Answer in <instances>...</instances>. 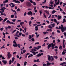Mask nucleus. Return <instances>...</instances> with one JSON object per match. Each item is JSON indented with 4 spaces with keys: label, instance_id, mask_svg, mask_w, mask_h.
<instances>
[{
    "label": "nucleus",
    "instance_id": "4468645a",
    "mask_svg": "<svg viewBox=\"0 0 66 66\" xmlns=\"http://www.w3.org/2000/svg\"><path fill=\"white\" fill-rule=\"evenodd\" d=\"M44 12H45L47 14H48V15H49V12H48V11L47 10H45L44 11Z\"/></svg>",
    "mask_w": 66,
    "mask_h": 66
},
{
    "label": "nucleus",
    "instance_id": "f3484780",
    "mask_svg": "<svg viewBox=\"0 0 66 66\" xmlns=\"http://www.w3.org/2000/svg\"><path fill=\"white\" fill-rule=\"evenodd\" d=\"M64 50V49L63 50V52L62 53V55H65V54H65V51Z\"/></svg>",
    "mask_w": 66,
    "mask_h": 66
},
{
    "label": "nucleus",
    "instance_id": "dca6fc26",
    "mask_svg": "<svg viewBox=\"0 0 66 66\" xmlns=\"http://www.w3.org/2000/svg\"><path fill=\"white\" fill-rule=\"evenodd\" d=\"M29 54H30V53H27L26 55H25V58H27V57L28 56V55H29Z\"/></svg>",
    "mask_w": 66,
    "mask_h": 66
},
{
    "label": "nucleus",
    "instance_id": "052dcab7",
    "mask_svg": "<svg viewBox=\"0 0 66 66\" xmlns=\"http://www.w3.org/2000/svg\"><path fill=\"white\" fill-rule=\"evenodd\" d=\"M53 43H54L55 44V40H53Z\"/></svg>",
    "mask_w": 66,
    "mask_h": 66
},
{
    "label": "nucleus",
    "instance_id": "ddd939ff",
    "mask_svg": "<svg viewBox=\"0 0 66 66\" xmlns=\"http://www.w3.org/2000/svg\"><path fill=\"white\" fill-rule=\"evenodd\" d=\"M45 7L46 9H52V7L51 6L48 7V6H45Z\"/></svg>",
    "mask_w": 66,
    "mask_h": 66
},
{
    "label": "nucleus",
    "instance_id": "58836bf2",
    "mask_svg": "<svg viewBox=\"0 0 66 66\" xmlns=\"http://www.w3.org/2000/svg\"><path fill=\"white\" fill-rule=\"evenodd\" d=\"M8 28V29H11V26H8V27H7Z\"/></svg>",
    "mask_w": 66,
    "mask_h": 66
},
{
    "label": "nucleus",
    "instance_id": "20e7f679",
    "mask_svg": "<svg viewBox=\"0 0 66 66\" xmlns=\"http://www.w3.org/2000/svg\"><path fill=\"white\" fill-rule=\"evenodd\" d=\"M43 54H44L42 53H39L38 54L36 55V56H37V57H39V56H41L43 55Z\"/></svg>",
    "mask_w": 66,
    "mask_h": 66
},
{
    "label": "nucleus",
    "instance_id": "b1692460",
    "mask_svg": "<svg viewBox=\"0 0 66 66\" xmlns=\"http://www.w3.org/2000/svg\"><path fill=\"white\" fill-rule=\"evenodd\" d=\"M27 62L26 61H25V62H24L23 64V65L24 66H26V65H27Z\"/></svg>",
    "mask_w": 66,
    "mask_h": 66
},
{
    "label": "nucleus",
    "instance_id": "37998d69",
    "mask_svg": "<svg viewBox=\"0 0 66 66\" xmlns=\"http://www.w3.org/2000/svg\"><path fill=\"white\" fill-rule=\"evenodd\" d=\"M54 21L55 22H56V23H57V21L55 19H54Z\"/></svg>",
    "mask_w": 66,
    "mask_h": 66
},
{
    "label": "nucleus",
    "instance_id": "a878e982",
    "mask_svg": "<svg viewBox=\"0 0 66 66\" xmlns=\"http://www.w3.org/2000/svg\"><path fill=\"white\" fill-rule=\"evenodd\" d=\"M28 23L30 26H31V24H32V22L31 21H30Z\"/></svg>",
    "mask_w": 66,
    "mask_h": 66
},
{
    "label": "nucleus",
    "instance_id": "6e6d98bb",
    "mask_svg": "<svg viewBox=\"0 0 66 66\" xmlns=\"http://www.w3.org/2000/svg\"><path fill=\"white\" fill-rule=\"evenodd\" d=\"M11 24H15V22H11L10 23Z\"/></svg>",
    "mask_w": 66,
    "mask_h": 66
},
{
    "label": "nucleus",
    "instance_id": "393cba45",
    "mask_svg": "<svg viewBox=\"0 0 66 66\" xmlns=\"http://www.w3.org/2000/svg\"><path fill=\"white\" fill-rule=\"evenodd\" d=\"M59 49L60 50H62V46L61 45H60L59 47Z\"/></svg>",
    "mask_w": 66,
    "mask_h": 66
},
{
    "label": "nucleus",
    "instance_id": "0eeeda50",
    "mask_svg": "<svg viewBox=\"0 0 66 66\" xmlns=\"http://www.w3.org/2000/svg\"><path fill=\"white\" fill-rule=\"evenodd\" d=\"M13 0V2H14L15 3H20V2H19L18 0Z\"/></svg>",
    "mask_w": 66,
    "mask_h": 66
},
{
    "label": "nucleus",
    "instance_id": "2f4dec72",
    "mask_svg": "<svg viewBox=\"0 0 66 66\" xmlns=\"http://www.w3.org/2000/svg\"><path fill=\"white\" fill-rule=\"evenodd\" d=\"M14 17V15H13L12 14L11 16V18H13Z\"/></svg>",
    "mask_w": 66,
    "mask_h": 66
},
{
    "label": "nucleus",
    "instance_id": "a19ab883",
    "mask_svg": "<svg viewBox=\"0 0 66 66\" xmlns=\"http://www.w3.org/2000/svg\"><path fill=\"white\" fill-rule=\"evenodd\" d=\"M37 62H38V63L40 62V61H39V59H38L37 60Z\"/></svg>",
    "mask_w": 66,
    "mask_h": 66
},
{
    "label": "nucleus",
    "instance_id": "423d86ee",
    "mask_svg": "<svg viewBox=\"0 0 66 66\" xmlns=\"http://www.w3.org/2000/svg\"><path fill=\"white\" fill-rule=\"evenodd\" d=\"M27 14L28 15H30L31 16L33 15V13L31 11H30L27 13Z\"/></svg>",
    "mask_w": 66,
    "mask_h": 66
},
{
    "label": "nucleus",
    "instance_id": "aec40b11",
    "mask_svg": "<svg viewBox=\"0 0 66 66\" xmlns=\"http://www.w3.org/2000/svg\"><path fill=\"white\" fill-rule=\"evenodd\" d=\"M66 19L65 18H64L63 20V22H62L63 23H64L65 22H66Z\"/></svg>",
    "mask_w": 66,
    "mask_h": 66
},
{
    "label": "nucleus",
    "instance_id": "8fccbe9b",
    "mask_svg": "<svg viewBox=\"0 0 66 66\" xmlns=\"http://www.w3.org/2000/svg\"><path fill=\"white\" fill-rule=\"evenodd\" d=\"M14 6H15V5L14 4L12 6H11V7L13 8L14 7Z\"/></svg>",
    "mask_w": 66,
    "mask_h": 66
},
{
    "label": "nucleus",
    "instance_id": "69168bd1",
    "mask_svg": "<svg viewBox=\"0 0 66 66\" xmlns=\"http://www.w3.org/2000/svg\"><path fill=\"white\" fill-rule=\"evenodd\" d=\"M62 29V28L60 26H59V29Z\"/></svg>",
    "mask_w": 66,
    "mask_h": 66
},
{
    "label": "nucleus",
    "instance_id": "72a5a7b5",
    "mask_svg": "<svg viewBox=\"0 0 66 66\" xmlns=\"http://www.w3.org/2000/svg\"><path fill=\"white\" fill-rule=\"evenodd\" d=\"M12 64V60H11L9 61V65H11Z\"/></svg>",
    "mask_w": 66,
    "mask_h": 66
},
{
    "label": "nucleus",
    "instance_id": "a18cd8bd",
    "mask_svg": "<svg viewBox=\"0 0 66 66\" xmlns=\"http://www.w3.org/2000/svg\"><path fill=\"white\" fill-rule=\"evenodd\" d=\"M13 22H15L16 21V19L12 20Z\"/></svg>",
    "mask_w": 66,
    "mask_h": 66
},
{
    "label": "nucleus",
    "instance_id": "4d7b16f0",
    "mask_svg": "<svg viewBox=\"0 0 66 66\" xmlns=\"http://www.w3.org/2000/svg\"><path fill=\"white\" fill-rule=\"evenodd\" d=\"M2 60H5V58L4 56H3V57H2Z\"/></svg>",
    "mask_w": 66,
    "mask_h": 66
},
{
    "label": "nucleus",
    "instance_id": "473e14b6",
    "mask_svg": "<svg viewBox=\"0 0 66 66\" xmlns=\"http://www.w3.org/2000/svg\"><path fill=\"white\" fill-rule=\"evenodd\" d=\"M43 15H44V18H47V16L45 15V13H44L43 14Z\"/></svg>",
    "mask_w": 66,
    "mask_h": 66
},
{
    "label": "nucleus",
    "instance_id": "c85d7f7f",
    "mask_svg": "<svg viewBox=\"0 0 66 66\" xmlns=\"http://www.w3.org/2000/svg\"><path fill=\"white\" fill-rule=\"evenodd\" d=\"M43 34L44 35H45V34H47L48 33V32L46 31V32H43Z\"/></svg>",
    "mask_w": 66,
    "mask_h": 66
},
{
    "label": "nucleus",
    "instance_id": "6e6552de",
    "mask_svg": "<svg viewBox=\"0 0 66 66\" xmlns=\"http://www.w3.org/2000/svg\"><path fill=\"white\" fill-rule=\"evenodd\" d=\"M11 10L13 12H14V13H14V16H16V14H17V12H16V11H15V10H13V9H12Z\"/></svg>",
    "mask_w": 66,
    "mask_h": 66
},
{
    "label": "nucleus",
    "instance_id": "9b49d317",
    "mask_svg": "<svg viewBox=\"0 0 66 66\" xmlns=\"http://www.w3.org/2000/svg\"><path fill=\"white\" fill-rule=\"evenodd\" d=\"M62 19V16L61 15H58L57 16V19L58 20H60Z\"/></svg>",
    "mask_w": 66,
    "mask_h": 66
},
{
    "label": "nucleus",
    "instance_id": "f8f14e48",
    "mask_svg": "<svg viewBox=\"0 0 66 66\" xmlns=\"http://www.w3.org/2000/svg\"><path fill=\"white\" fill-rule=\"evenodd\" d=\"M32 53L33 54V55H36V54L38 53V52H35V51H33L32 52Z\"/></svg>",
    "mask_w": 66,
    "mask_h": 66
},
{
    "label": "nucleus",
    "instance_id": "864d4df0",
    "mask_svg": "<svg viewBox=\"0 0 66 66\" xmlns=\"http://www.w3.org/2000/svg\"><path fill=\"white\" fill-rule=\"evenodd\" d=\"M21 35L22 36H23V37H24L26 36V35H25L23 34H22Z\"/></svg>",
    "mask_w": 66,
    "mask_h": 66
},
{
    "label": "nucleus",
    "instance_id": "5fc2aeb1",
    "mask_svg": "<svg viewBox=\"0 0 66 66\" xmlns=\"http://www.w3.org/2000/svg\"><path fill=\"white\" fill-rule=\"evenodd\" d=\"M21 20H18L16 21L17 22H21Z\"/></svg>",
    "mask_w": 66,
    "mask_h": 66
},
{
    "label": "nucleus",
    "instance_id": "bb28decb",
    "mask_svg": "<svg viewBox=\"0 0 66 66\" xmlns=\"http://www.w3.org/2000/svg\"><path fill=\"white\" fill-rule=\"evenodd\" d=\"M6 22L7 23H9L10 24H11V22L10 21H9V20H8Z\"/></svg>",
    "mask_w": 66,
    "mask_h": 66
},
{
    "label": "nucleus",
    "instance_id": "3c124183",
    "mask_svg": "<svg viewBox=\"0 0 66 66\" xmlns=\"http://www.w3.org/2000/svg\"><path fill=\"white\" fill-rule=\"evenodd\" d=\"M0 21H2L3 20V19L1 18V17H0Z\"/></svg>",
    "mask_w": 66,
    "mask_h": 66
},
{
    "label": "nucleus",
    "instance_id": "338daca9",
    "mask_svg": "<svg viewBox=\"0 0 66 66\" xmlns=\"http://www.w3.org/2000/svg\"><path fill=\"white\" fill-rule=\"evenodd\" d=\"M17 65V66H20V64L19 63H18Z\"/></svg>",
    "mask_w": 66,
    "mask_h": 66
},
{
    "label": "nucleus",
    "instance_id": "680f3d73",
    "mask_svg": "<svg viewBox=\"0 0 66 66\" xmlns=\"http://www.w3.org/2000/svg\"><path fill=\"white\" fill-rule=\"evenodd\" d=\"M57 41L58 42H59V43H60V42H61V40H60L59 39H58L57 40Z\"/></svg>",
    "mask_w": 66,
    "mask_h": 66
},
{
    "label": "nucleus",
    "instance_id": "4be33fe9",
    "mask_svg": "<svg viewBox=\"0 0 66 66\" xmlns=\"http://www.w3.org/2000/svg\"><path fill=\"white\" fill-rule=\"evenodd\" d=\"M65 64H66V63L65 62H64L62 63H61L60 65H62V66H63V65H64Z\"/></svg>",
    "mask_w": 66,
    "mask_h": 66
},
{
    "label": "nucleus",
    "instance_id": "7c9ffc66",
    "mask_svg": "<svg viewBox=\"0 0 66 66\" xmlns=\"http://www.w3.org/2000/svg\"><path fill=\"white\" fill-rule=\"evenodd\" d=\"M61 31L62 32H63L65 30H64V28H62L61 29Z\"/></svg>",
    "mask_w": 66,
    "mask_h": 66
},
{
    "label": "nucleus",
    "instance_id": "1a4fd4ad",
    "mask_svg": "<svg viewBox=\"0 0 66 66\" xmlns=\"http://www.w3.org/2000/svg\"><path fill=\"white\" fill-rule=\"evenodd\" d=\"M51 47V44H50L48 45L47 46V49H49Z\"/></svg>",
    "mask_w": 66,
    "mask_h": 66
},
{
    "label": "nucleus",
    "instance_id": "49530a36",
    "mask_svg": "<svg viewBox=\"0 0 66 66\" xmlns=\"http://www.w3.org/2000/svg\"><path fill=\"white\" fill-rule=\"evenodd\" d=\"M62 46L63 48H65V44H63Z\"/></svg>",
    "mask_w": 66,
    "mask_h": 66
},
{
    "label": "nucleus",
    "instance_id": "f704fd0d",
    "mask_svg": "<svg viewBox=\"0 0 66 66\" xmlns=\"http://www.w3.org/2000/svg\"><path fill=\"white\" fill-rule=\"evenodd\" d=\"M31 38H32V36H31V35H29V37H28L29 39H31Z\"/></svg>",
    "mask_w": 66,
    "mask_h": 66
},
{
    "label": "nucleus",
    "instance_id": "c756f323",
    "mask_svg": "<svg viewBox=\"0 0 66 66\" xmlns=\"http://www.w3.org/2000/svg\"><path fill=\"white\" fill-rule=\"evenodd\" d=\"M56 12V11H55L54 10H53V11L52 12V14H54Z\"/></svg>",
    "mask_w": 66,
    "mask_h": 66
},
{
    "label": "nucleus",
    "instance_id": "e433bc0d",
    "mask_svg": "<svg viewBox=\"0 0 66 66\" xmlns=\"http://www.w3.org/2000/svg\"><path fill=\"white\" fill-rule=\"evenodd\" d=\"M17 12H19V11H20V10L19 8H18V9L16 10Z\"/></svg>",
    "mask_w": 66,
    "mask_h": 66
},
{
    "label": "nucleus",
    "instance_id": "bf43d9fd",
    "mask_svg": "<svg viewBox=\"0 0 66 66\" xmlns=\"http://www.w3.org/2000/svg\"><path fill=\"white\" fill-rule=\"evenodd\" d=\"M26 52V50H23V53H25Z\"/></svg>",
    "mask_w": 66,
    "mask_h": 66
},
{
    "label": "nucleus",
    "instance_id": "7ed1b4c3",
    "mask_svg": "<svg viewBox=\"0 0 66 66\" xmlns=\"http://www.w3.org/2000/svg\"><path fill=\"white\" fill-rule=\"evenodd\" d=\"M38 47H34V49H36L37 50H39L40 48H41V46H38Z\"/></svg>",
    "mask_w": 66,
    "mask_h": 66
},
{
    "label": "nucleus",
    "instance_id": "412c9836",
    "mask_svg": "<svg viewBox=\"0 0 66 66\" xmlns=\"http://www.w3.org/2000/svg\"><path fill=\"white\" fill-rule=\"evenodd\" d=\"M7 18H5L3 21V22H5V21H6V20H7Z\"/></svg>",
    "mask_w": 66,
    "mask_h": 66
},
{
    "label": "nucleus",
    "instance_id": "6ab92c4d",
    "mask_svg": "<svg viewBox=\"0 0 66 66\" xmlns=\"http://www.w3.org/2000/svg\"><path fill=\"white\" fill-rule=\"evenodd\" d=\"M24 23V22H21L20 23V24L21 26H22V25Z\"/></svg>",
    "mask_w": 66,
    "mask_h": 66
},
{
    "label": "nucleus",
    "instance_id": "f03ea898",
    "mask_svg": "<svg viewBox=\"0 0 66 66\" xmlns=\"http://www.w3.org/2000/svg\"><path fill=\"white\" fill-rule=\"evenodd\" d=\"M26 5L27 6H31V4L29 2H28L26 3Z\"/></svg>",
    "mask_w": 66,
    "mask_h": 66
},
{
    "label": "nucleus",
    "instance_id": "09e8293b",
    "mask_svg": "<svg viewBox=\"0 0 66 66\" xmlns=\"http://www.w3.org/2000/svg\"><path fill=\"white\" fill-rule=\"evenodd\" d=\"M16 31V30L15 29L12 31V33H14V32H15Z\"/></svg>",
    "mask_w": 66,
    "mask_h": 66
},
{
    "label": "nucleus",
    "instance_id": "774afa93",
    "mask_svg": "<svg viewBox=\"0 0 66 66\" xmlns=\"http://www.w3.org/2000/svg\"><path fill=\"white\" fill-rule=\"evenodd\" d=\"M64 34V36H66V32H64V33H63Z\"/></svg>",
    "mask_w": 66,
    "mask_h": 66
},
{
    "label": "nucleus",
    "instance_id": "39448f33",
    "mask_svg": "<svg viewBox=\"0 0 66 66\" xmlns=\"http://www.w3.org/2000/svg\"><path fill=\"white\" fill-rule=\"evenodd\" d=\"M55 46V44H54L53 43H51V47L52 49H54V47Z\"/></svg>",
    "mask_w": 66,
    "mask_h": 66
},
{
    "label": "nucleus",
    "instance_id": "79ce46f5",
    "mask_svg": "<svg viewBox=\"0 0 66 66\" xmlns=\"http://www.w3.org/2000/svg\"><path fill=\"white\" fill-rule=\"evenodd\" d=\"M33 49H32L31 50V51H30V52H31L32 53L33 52V51H34V50H33Z\"/></svg>",
    "mask_w": 66,
    "mask_h": 66
},
{
    "label": "nucleus",
    "instance_id": "13d9d810",
    "mask_svg": "<svg viewBox=\"0 0 66 66\" xmlns=\"http://www.w3.org/2000/svg\"><path fill=\"white\" fill-rule=\"evenodd\" d=\"M32 3L33 4H34V5H36V3H35V2H33Z\"/></svg>",
    "mask_w": 66,
    "mask_h": 66
},
{
    "label": "nucleus",
    "instance_id": "cd10ccee",
    "mask_svg": "<svg viewBox=\"0 0 66 66\" xmlns=\"http://www.w3.org/2000/svg\"><path fill=\"white\" fill-rule=\"evenodd\" d=\"M39 12L40 13V15H42V14H43V11H41L40 10L39 11Z\"/></svg>",
    "mask_w": 66,
    "mask_h": 66
},
{
    "label": "nucleus",
    "instance_id": "2eb2a0df",
    "mask_svg": "<svg viewBox=\"0 0 66 66\" xmlns=\"http://www.w3.org/2000/svg\"><path fill=\"white\" fill-rule=\"evenodd\" d=\"M46 65L47 66H49L50 65H51V63L50 62H47L46 63Z\"/></svg>",
    "mask_w": 66,
    "mask_h": 66
},
{
    "label": "nucleus",
    "instance_id": "4c0bfd02",
    "mask_svg": "<svg viewBox=\"0 0 66 66\" xmlns=\"http://www.w3.org/2000/svg\"><path fill=\"white\" fill-rule=\"evenodd\" d=\"M48 28H50V29H52V27L51 25H49L48 26Z\"/></svg>",
    "mask_w": 66,
    "mask_h": 66
},
{
    "label": "nucleus",
    "instance_id": "c9c22d12",
    "mask_svg": "<svg viewBox=\"0 0 66 66\" xmlns=\"http://www.w3.org/2000/svg\"><path fill=\"white\" fill-rule=\"evenodd\" d=\"M53 57L54 58H55L56 59H57L58 58L57 56H53Z\"/></svg>",
    "mask_w": 66,
    "mask_h": 66
},
{
    "label": "nucleus",
    "instance_id": "f257e3e1",
    "mask_svg": "<svg viewBox=\"0 0 66 66\" xmlns=\"http://www.w3.org/2000/svg\"><path fill=\"white\" fill-rule=\"evenodd\" d=\"M8 54H7V56L8 57V59H10L12 56V54L10 53V52H7Z\"/></svg>",
    "mask_w": 66,
    "mask_h": 66
},
{
    "label": "nucleus",
    "instance_id": "603ef678",
    "mask_svg": "<svg viewBox=\"0 0 66 66\" xmlns=\"http://www.w3.org/2000/svg\"><path fill=\"white\" fill-rule=\"evenodd\" d=\"M29 1H30V3H33V1H32V0H30V1L29 0Z\"/></svg>",
    "mask_w": 66,
    "mask_h": 66
},
{
    "label": "nucleus",
    "instance_id": "c03bdc74",
    "mask_svg": "<svg viewBox=\"0 0 66 66\" xmlns=\"http://www.w3.org/2000/svg\"><path fill=\"white\" fill-rule=\"evenodd\" d=\"M3 29H4V28L2 27V28H1L0 29V30L1 31H3Z\"/></svg>",
    "mask_w": 66,
    "mask_h": 66
},
{
    "label": "nucleus",
    "instance_id": "9d476101",
    "mask_svg": "<svg viewBox=\"0 0 66 66\" xmlns=\"http://www.w3.org/2000/svg\"><path fill=\"white\" fill-rule=\"evenodd\" d=\"M2 62L3 63L4 65L6 64V63H7V61L6 60H3L2 61Z\"/></svg>",
    "mask_w": 66,
    "mask_h": 66
},
{
    "label": "nucleus",
    "instance_id": "a211bd4d",
    "mask_svg": "<svg viewBox=\"0 0 66 66\" xmlns=\"http://www.w3.org/2000/svg\"><path fill=\"white\" fill-rule=\"evenodd\" d=\"M48 61H50L51 60V56L49 55H48Z\"/></svg>",
    "mask_w": 66,
    "mask_h": 66
},
{
    "label": "nucleus",
    "instance_id": "0e129e2a",
    "mask_svg": "<svg viewBox=\"0 0 66 66\" xmlns=\"http://www.w3.org/2000/svg\"><path fill=\"white\" fill-rule=\"evenodd\" d=\"M36 44H37V45H38V44H39V42L36 43L35 44V45H36Z\"/></svg>",
    "mask_w": 66,
    "mask_h": 66
},
{
    "label": "nucleus",
    "instance_id": "de8ad7c7",
    "mask_svg": "<svg viewBox=\"0 0 66 66\" xmlns=\"http://www.w3.org/2000/svg\"><path fill=\"white\" fill-rule=\"evenodd\" d=\"M19 1H21V2L22 3L24 1V0H19Z\"/></svg>",
    "mask_w": 66,
    "mask_h": 66
},
{
    "label": "nucleus",
    "instance_id": "e2e57ef3",
    "mask_svg": "<svg viewBox=\"0 0 66 66\" xmlns=\"http://www.w3.org/2000/svg\"><path fill=\"white\" fill-rule=\"evenodd\" d=\"M55 51V52H57V51L58 50L57 49H54V50Z\"/></svg>",
    "mask_w": 66,
    "mask_h": 66
},
{
    "label": "nucleus",
    "instance_id": "ea45409f",
    "mask_svg": "<svg viewBox=\"0 0 66 66\" xmlns=\"http://www.w3.org/2000/svg\"><path fill=\"white\" fill-rule=\"evenodd\" d=\"M31 40L32 42H34V41H35V40H34V38H31Z\"/></svg>",
    "mask_w": 66,
    "mask_h": 66
},
{
    "label": "nucleus",
    "instance_id": "5701e85b",
    "mask_svg": "<svg viewBox=\"0 0 66 66\" xmlns=\"http://www.w3.org/2000/svg\"><path fill=\"white\" fill-rule=\"evenodd\" d=\"M15 59L14 57H13L12 58V63H13V62H14V59Z\"/></svg>",
    "mask_w": 66,
    "mask_h": 66
}]
</instances>
